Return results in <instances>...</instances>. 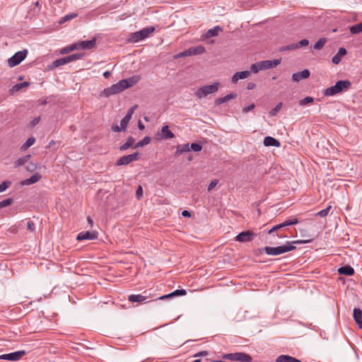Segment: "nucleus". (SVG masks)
<instances>
[{
  "mask_svg": "<svg viewBox=\"0 0 362 362\" xmlns=\"http://www.w3.org/2000/svg\"><path fill=\"white\" fill-rule=\"evenodd\" d=\"M36 168H37L36 165L33 163H30L28 164V165L27 166L28 170H29L30 172L34 171Z\"/></svg>",
  "mask_w": 362,
  "mask_h": 362,
  "instance_id": "59",
  "label": "nucleus"
},
{
  "mask_svg": "<svg viewBox=\"0 0 362 362\" xmlns=\"http://www.w3.org/2000/svg\"><path fill=\"white\" fill-rule=\"evenodd\" d=\"M351 88V83L349 80H340L335 85L326 88L323 95L325 96H334L338 93L346 92Z\"/></svg>",
  "mask_w": 362,
  "mask_h": 362,
  "instance_id": "2",
  "label": "nucleus"
},
{
  "mask_svg": "<svg viewBox=\"0 0 362 362\" xmlns=\"http://www.w3.org/2000/svg\"><path fill=\"white\" fill-rule=\"evenodd\" d=\"M162 138L164 139H170L174 138V134L169 129L168 125L162 127L161 129Z\"/></svg>",
  "mask_w": 362,
  "mask_h": 362,
  "instance_id": "25",
  "label": "nucleus"
},
{
  "mask_svg": "<svg viewBox=\"0 0 362 362\" xmlns=\"http://www.w3.org/2000/svg\"><path fill=\"white\" fill-rule=\"evenodd\" d=\"M281 59H276L274 60L261 61V65L263 70L273 69L281 64Z\"/></svg>",
  "mask_w": 362,
  "mask_h": 362,
  "instance_id": "13",
  "label": "nucleus"
},
{
  "mask_svg": "<svg viewBox=\"0 0 362 362\" xmlns=\"http://www.w3.org/2000/svg\"><path fill=\"white\" fill-rule=\"evenodd\" d=\"M327 42V39L325 37H322V38H320L315 43V45H313V49H315V50H320L321 49L325 44Z\"/></svg>",
  "mask_w": 362,
  "mask_h": 362,
  "instance_id": "33",
  "label": "nucleus"
},
{
  "mask_svg": "<svg viewBox=\"0 0 362 362\" xmlns=\"http://www.w3.org/2000/svg\"><path fill=\"white\" fill-rule=\"evenodd\" d=\"M330 209H331V206H328L325 209L317 212V214L316 215L319 216L320 217H325L326 216H327Z\"/></svg>",
  "mask_w": 362,
  "mask_h": 362,
  "instance_id": "48",
  "label": "nucleus"
},
{
  "mask_svg": "<svg viewBox=\"0 0 362 362\" xmlns=\"http://www.w3.org/2000/svg\"><path fill=\"white\" fill-rule=\"evenodd\" d=\"M310 71L308 69H304L301 71H298L292 74V80L295 82H299L303 79L308 78L310 76Z\"/></svg>",
  "mask_w": 362,
  "mask_h": 362,
  "instance_id": "14",
  "label": "nucleus"
},
{
  "mask_svg": "<svg viewBox=\"0 0 362 362\" xmlns=\"http://www.w3.org/2000/svg\"><path fill=\"white\" fill-rule=\"evenodd\" d=\"M182 216L183 217H190L191 216V213L190 211H187V210H184L182 211Z\"/></svg>",
  "mask_w": 362,
  "mask_h": 362,
  "instance_id": "61",
  "label": "nucleus"
},
{
  "mask_svg": "<svg viewBox=\"0 0 362 362\" xmlns=\"http://www.w3.org/2000/svg\"><path fill=\"white\" fill-rule=\"evenodd\" d=\"M263 144L265 146L279 147L280 146V142L277 139L269 136L264 137Z\"/></svg>",
  "mask_w": 362,
  "mask_h": 362,
  "instance_id": "24",
  "label": "nucleus"
},
{
  "mask_svg": "<svg viewBox=\"0 0 362 362\" xmlns=\"http://www.w3.org/2000/svg\"><path fill=\"white\" fill-rule=\"evenodd\" d=\"M135 142V139L134 138H133L132 136H129L126 141V142L122 144L120 147H119V150L121 151H126L127 149H128L129 148L133 146Z\"/></svg>",
  "mask_w": 362,
  "mask_h": 362,
  "instance_id": "28",
  "label": "nucleus"
},
{
  "mask_svg": "<svg viewBox=\"0 0 362 362\" xmlns=\"http://www.w3.org/2000/svg\"><path fill=\"white\" fill-rule=\"evenodd\" d=\"M40 121V117H37L35 118H34L30 122V126L31 127H35Z\"/></svg>",
  "mask_w": 362,
  "mask_h": 362,
  "instance_id": "55",
  "label": "nucleus"
},
{
  "mask_svg": "<svg viewBox=\"0 0 362 362\" xmlns=\"http://www.w3.org/2000/svg\"><path fill=\"white\" fill-rule=\"evenodd\" d=\"M221 30V28L217 25L211 29L208 30L207 32L205 33L204 37L206 38H210L212 37L217 36L218 35V33Z\"/></svg>",
  "mask_w": 362,
  "mask_h": 362,
  "instance_id": "27",
  "label": "nucleus"
},
{
  "mask_svg": "<svg viewBox=\"0 0 362 362\" xmlns=\"http://www.w3.org/2000/svg\"><path fill=\"white\" fill-rule=\"evenodd\" d=\"M140 79L141 77L139 75H135L126 79H122L121 82H124V83H122V86L127 89L137 83Z\"/></svg>",
  "mask_w": 362,
  "mask_h": 362,
  "instance_id": "16",
  "label": "nucleus"
},
{
  "mask_svg": "<svg viewBox=\"0 0 362 362\" xmlns=\"http://www.w3.org/2000/svg\"><path fill=\"white\" fill-rule=\"evenodd\" d=\"M181 57H185V55L184 54V51L183 52H181L178 54H177L175 56V59H179V58H181Z\"/></svg>",
  "mask_w": 362,
  "mask_h": 362,
  "instance_id": "64",
  "label": "nucleus"
},
{
  "mask_svg": "<svg viewBox=\"0 0 362 362\" xmlns=\"http://www.w3.org/2000/svg\"><path fill=\"white\" fill-rule=\"evenodd\" d=\"M314 101V98L310 96H307L304 98L303 99L300 100L299 102V105L301 106L306 105L309 103H311Z\"/></svg>",
  "mask_w": 362,
  "mask_h": 362,
  "instance_id": "45",
  "label": "nucleus"
},
{
  "mask_svg": "<svg viewBox=\"0 0 362 362\" xmlns=\"http://www.w3.org/2000/svg\"><path fill=\"white\" fill-rule=\"evenodd\" d=\"M122 83H124V82H121L120 80L119 82L112 85L110 87L105 88L103 90L104 95L108 97L123 91L125 88L124 86H122Z\"/></svg>",
  "mask_w": 362,
  "mask_h": 362,
  "instance_id": "8",
  "label": "nucleus"
},
{
  "mask_svg": "<svg viewBox=\"0 0 362 362\" xmlns=\"http://www.w3.org/2000/svg\"><path fill=\"white\" fill-rule=\"evenodd\" d=\"M29 85H30V83L27 82V81H25V82H23V83H16V84H15L12 87L11 90L12 92H18L20 90H21L22 88H23L25 87H28Z\"/></svg>",
  "mask_w": 362,
  "mask_h": 362,
  "instance_id": "32",
  "label": "nucleus"
},
{
  "mask_svg": "<svg viewBox=\"0 0 362 362\" xmlns=\"http://www.w3.org/2000/svg\"><path fill=\"white\" fill-rule=\"evenodd\" d=\"M98 233L95 230L82 231L77 235V240H95L98 238Z\"/></svg>",
  "mask_w": 362,
  "mask_h": 362,
  "instance_id": "12",
  "label": "nucleus"
},
{
  "mask_svg": "<svg viewBox=\"0 0 362 362\" xmlns=\"http://www.w3.org/2000/svg\"><path fill=\"white\" fill-rule=\"evenodd\" d=\"M27 229L31 232H34L35 230V224L34 223L29 220L28 222H27Z\"/></svg>",
  "mask_w": 362,
  "mask_h": 362,
  "instance_id": "54",
  "label": "nucleus"
},
{
  "mask_svg": "<svg viewBox=\"0 0 362 362\" xmlns=\"http://www.w3.org/2000/svg\"><path fill=\"white\" fill-rule=\"evenodd\" d=\"M138 107V105H134V106H132V107H130L128 111H127V113L126 115V116H127L129 118H132V115L134 114L135 110Z\"/></svg>",
  "mask_w": 362,
  "mask_h": 362,
  "instance_id": "53",
  "label": "nucleus"
},
{
  "mask_svg": "<svg viewBox=\"0 0 362 362\" xmlns=\"http://www.w3.org/2000/svg\"><path fill=\"white\" fill-rule=\"evenodd\" d=\"M353 317L358 327L362 329V310L360 308L354 309Z\"/></svg>",
  "mask_w": 362,
  "mask_h": 362,
  "instance_id": "19",
  "label": "nucleus"
},
{
  "mask_svg": "<svg viewBox=\"0 0 362 362\" xmlns=\"http://www.w3.org/2000/svg\"><path fill=\"white\" fill-rule=\"evenodd\" d=\"M250 69H251V71H252L253 73H255V74H256V73L259 72V71H261V70H263V69H262V65H261V62H257V63L252 64L251 65Z\"/></svg>",
  "mask_w": 362,
  "mask_h": 362,
  "instance_id": "41",
  "label": "nucleus"
},
{
  "mask_svg": "<svg viewBox=\"0 0 362 362\" xmlns=\"http://www.w3.org/2000/svg\"><path fill=\"white\" fill-rule=\"evenodd\" d=\"M35 142V139L34 137H30L28 138L25 142L22 145L21 150H25L30 147L32 145H33Z\"/></svg>",
  "mask_w": 362,
  "mask_h": 362,
  "instance_id": "36",
  "label": "nucleus"
},
{
  "mask_svg": "<svg viewBox=\"0 0 362 362\" xmlns=\"http://www.w3.org/2000/svg\"><path fill=\"white\" fill-rule=\"evenodd\" d=\"M291 356L288 355H280L276 358V362H291Z\"/></svg>",
  "mask_w": 362,
  "mask_h": 362,
  "instance_id": "42",
  "label": "nucleus"
},
{
  "mask_svg": "<svg viewBox=\"0 0 362 362\" xmlns=\"http://www.w3.org/2000/svg\"><path fill=\"white\" fill-rule=\"evenodd\" d=\"M282 103H278L271 111H270V115L274 116L281 108Z\"/></svg>",
  "mask_w": 362,
  "mask_h": 362,
  "instance_id": "49",
  "label": "nucleus"
},
{
  "mask_svg": "<svg viewBox=\"0 0 362 362\" xmlns=\"http://www.w3.org/2000/svg\"><path fill=\"white\" fill-rule=\"evenodd\" d=\"M87 221H88V223L89 226L90 228L93 227V219L90 216L87 217Z\"/></svg>",
  "mask_w": 362,
  "mask_h": 362,
  "instance_id": "63",
  "label": "nucleus"
},
{
  "mask_svg": "<svg viewBox=\"0 0 362 362\" xmlns=\"http://www.w3.org/2000/svg\"><path fill=\"white\" fill-rule=\"evenodd\" d=\"M184 54H185V57L192 56V48L189 47L187 49H185L184 51Z\"/></svg>",
  "mask_w": 362,
  "mask_h": 362,
  "instance_id": "60",
  "label": "nucleus"
},
{
  "mask_svg": "<svg viewBox=\"0 0 362 362\" xmlns=\"http://www.w3.org/2000/svg\"><path fill=\"white\" fill-rule=\"evenodd\" d=\"M192 55L202 54L206 52L205 47L202 45L192 47Z\"/></svg>",
  "mask_w": 362,
  "mask_h": 362,
  "instance_id": "34",
  "label": "nucleus"
},
{
  "mask_svg": "<svg viewBox=\"0 0 362 362\" xmlns=\"http://www.w3.org/2000/svg\"><path fill=\"white\" fill-rule=\"evenodd\" d=\"M349 31L353 35L362 33V22L350 26Z\"/></svg>",
  "mask_w": 362,
  "mask_h": 362,
  "instance_id": "30",
  "label": "nucleus"
},
{
  "mask_svg": "<svg viewBox=\"0 0 362 362\" xmlns=\"http://www.w3.org/2000/svg\"><path fill=\"white\" fill-rule=\"evenodd\" d=\"M151 142V138L149 136H145L142 140L139 141L134 146V148H138L143 147Z\"/></svg>",
  "mask_w": 362,
  "mask_h": 362,
  "instance_id": "35",
  "label": "nucleus"
},
{
  "mask_svg": "<svg viewBox=\"0 0 362 362\" xmlns=\"http://www.w3.org/2000/svg\"><path fill=\"white\" fill-rule=\"evenodd\" d=\"M26 354L25 351L21 350L15 352L0 355V359L8 360L12 361H19L23 356Z\"/></svg>",
  "mask_w": 362,
  "mask_h": 362,
  "instance_id": "10",
  "label": "nucleus"
},
{
  "mask_svg": "<svg viewBox=\"0 0 362 362\" xmlns=\"http://www.w3.org/2000/svg\"><path fill=\"white\" fill-rule=\"evenodd\" d=\"M12 182L9 180L4 181L1 184H0V193L6 190L11 185Z\"/></svg>",
  "mask_w": 362,
  "mask_h": 362,
  "instance_id": "46",
  "label": "nucleus"
},
{
  "mask_svg": "<svg viewBox=\"0 0 362 362\" xmlns=\"http://www.w3.org/2000/svg\"><path fill=\"white\" fill-rule=\"evenodd\" d=\"M112 130L115 132H124L125 131L124 129H120V127H118V126H113L112 127Z\"/></svg>",
  "mask_w": 362,
  "mask_h": 362,
  "instance_id": "62",
  "label": "nucleus"
},
{
  "mask_svg": "<svg viewBox=\"0 0 362 362\" xmlns=\"http://www.w3.org/2000/svg\"><path fill=\"white\" fill-rule=\"evenodd\" d=\"M222 358L232 361L251 362L252 358L250 355L243 352L226 354L222 356Z\"/></svg>",
  "mask_w": 362,
  "mask_h": 362,
  "instance_id": "5",
  "label": "nucleus"
},
{
  "mask_svg": "<svg viewBox=\"0 0 362 362\" xmlns=\"http://www.w3.org/2000/svg\"><path fill=\"white\" fill-rule=\"evenodd\" d=\"M256 237V234L250 230H245L237 235L234 240L240 243H247L252 241Z\"/></svg>",
  "mask_w": 362,
  "mask_h": 362,
  "instance_id": "9",
  "label": "nucleus"
},
{
  "mask_svg": "<svg viewBox=\"0 0 362 362\" xmlns=\"http://www.w3.org/2000/svg\"><path fill=\"white\" fill-rule=\"evenodd\" d=\"M219 85L218 82H216L211 85L202 86L195 92V96L202 99L209 94L214 93L218 91Z\"/></svg>",
  "mask_w": 362,
  "mask_h": 362,
  "instance_id": "3",
  "label": "nucleus"
},
{
  "mask_svg": "<svg viewBox=\"0 0 362 362\" xmlns=\"http://www.w3.org/2000/svg\"><path fill=\"white\" fill-rule=\"evenodd\" d=\"M28 52V51L26 49L16 52L11 57L8 59V66L10 67H14L18 65L26 57Z\"/></svg>",
  "mask_w": 362,
  "mask_h": 362,
  "instance_id": "6",
  "label": "nucleus"
},
{
  "mask_svg": "<svg viewBox=\"0 0 362 362\" xmlns=\"http://www.w3.org/2000/svg\"><path fill=\"white\" fill-rule=\"evenodd\" d=\"M250 71H243L236 72L232 76V78H231L232 83H236L239 80L247 78V77L250 76Z\"/></svg>",
  "mask_w": 362,
  "mask_h": 362,
  "instance_id": "17",
  "label": "nucleus"
},
{
  "mask_svg": "<svg viewBox=\"0 0 362 362\" xmlns=\"http://www.w3.org/2000/svg\"><path fill=\"white\" fill-rule=\"evenodd\" d=\"M143 196V189L141 185L138 187L136 191V197L137 199H141Z\"/></svg>",
  "mask_w": 362,
  "mask_h": 362,
  "instance_id": "52",
  "label": "nucleus"
},
{
  "mask_svg": "<svg viewBox=\"0 0 362 362\" xmlns=\"http://www.w3.org/2000/svg\"><path fill=\"white\" fill-rule=\"evenodd\" d=\"M189 151H190V148H189V144L178 145L177 146V149L175 152V156H179L181 154H182L183 153L188 152Z\"/></svg>",
  "mask_w": 362,
  "mask_h": 362,
  "instance_id": "26",
  "label": "nucleus"
},
{
  "mask_svg": "<svg viewBox=\"0 0 362 362\" xmlns=\"http://www.w3.org/2000/svg\"><path fill=\"white\" fill-rule=\"evenodd\" d=\"M82 57H83L82 54L77 53V54H73L64 57L63 58L64 59L65 64H66L71 62H74V61L80 59L82 58Z\"/></svg>",
  "mask_w": 362,
  "mask_h": 362,
  "instance_id": "29",
  "label": "nucleus"
},
{
  "mask_svg": "<svg viewBox=\"0 0 362 362\" xmlns=\"http://www.w3.org/2000/svg\"><path fill=\"white\" fill-rule=\"evenodd\" d=\"M76 49H78L77 43H74L68 47H64L61 50V54H67V53H69L71 51L76 50Z\"/></svg>",
  "mask_w": 362,
  "mask_h": 362,
  "instance_id": "37",
  "label": "nucleus"
},
{
  "mask_svg": "<svg viewBox=\"0 0 362 362\" xmlns=\"http://www.w3.org/2000/svg\"><path fill=\"white\" fill-rule=\"evenodd\" d=\"M347 53L346 49L344 47H340L337 53L332 57V62L334 64H338L341 60V57L346 55Z\"/></svg>",
  "mask_w": 362,
  "mask_h": 362,
  "instance_id": "20",
  "label": "nucleus"
},
{
  "mask_svg": "<svg viewBox=\"0 0 362 362\" xmlns=\"http://www.w3.org/2000/svg\"><path fill=\"white\" fill-rule=\"evenodd\" d=\"M13 202V199L12 198H8L6 199L1 202H0V209L6 207L8 206H10Z\"/></svg>",
  "mask_w": 362,
  "mask_h": 362,
  "instance_id": "44",
  "label": "nucleus"
},
{
  "mask_svg": "<svg viewBox=\"0 0 362 362\" xmlns=\"http://www.w3.org/2000/svg\"><path fill=\"white\" fill-rule=\"evenodd\" d=\"M30 158V155H25L23 157L19 158L16 162H15V167L18 168L20 166L23 165L25 163H27L29 159Z\"/></svg>",
  "mask_w": 362,
  "mask_h": 362,
  "instance_id": "31",
  "label": "nucleus"
},
{
  "mask_svg": "<svg viewBox=\"0 0 362 362\" xmlns=\"http://www.w3.org/2000/svg\"><path fill=\"white\" fill-rule=\"evenodd\" d=\"M77 13H69V14H66V16H63L60 21H59V23L62 24V23H64L66 21H71V19L76 18L77 16Z\"/></svg>",
  "mask_w": 362,
  "mask_h": 362,
  "instance_id": "38",
  "label": "nucleus"
},
{
  "mask_svg": "<svg viewBox=\"0 0 362 362\" xmlns=\"http://www.w3.org/2000/svg\"><path fill=\"white\" fill-rule=\"evenodd\" d=\"M299 47V45L297 43H293L288 45L283 46L279 49L280 52H284L286 50H293L298 49Z\"/></svg>",
  "mask_w": 362,
  "mask_h": 362,
  "instance_id": "39",
  "label": "nucleus"
},
{
  "mask_svg": "<svg viewBox=\"0 0 362 362\" xmlns=\"http://www.w3.org/2000/svg\"><path fill=\"white\" fill-rule=\"evenodd\" d=\"M190 150L199 152L202 149V146L199 143H192L189 145Z\"/></svg>",
  "mask_w": 362,
  "mask_h": 362,
  "instance_id": "47",
  "label": "nucleus"
},
{
  "mask_svg": "<svg viewBox=\"0 0 362 362\" xmlns=\"http://www.w3.org/2000/svg\"><path fill=\"white\" fill-rule=\"evenodd\" d=\"M310 242V240L287 242L286 244L277 247H264L260 250V252L264 251L265 253L268 255L276 256L296 250V247L293 245L295 243L303 244Z\"/></svg>",
  "mask_w": 362,
  "mask_h": 362,
  "instance_id": "1",
  "label": "nucleus"
},
{
  "mask_svg": "<svg viewBox=\"0 0 362 362\" xmlns=\"http://www.w3.org/2000/svg\"><path fill=\"white\" fill-rule=\"evenodd\" d=\"M298 223V220L297 218H292V219H290V220L285 221L284 222L285 227L286 226H292V225H295V224H296Z\"/></svg>",
  "mask_w": 362,
  "mask_h": 362,
  "instance_id": "51",
  "label": "nucleus"
},
{
  "mask_svg": "<svg viewBox=\"0 0 362 362\" xmlns=\"http://www.w3.org/2000/svg\"><path fill=\"white\" fill-rule=\"evenodd\" d=\"M337 272L339 274L346 276H352L354 274V268L348 264L339 267Z\"/></svg>",
  "mask_w": 362,
  "mask_h": 362,
  "instance_id": "23",
  "label": "nucleus"
},
{
  "mask_svg": "<svg viewBox=\"0 0 362 362\" xmlns=\"http://www.w3.org/2000/svg\"><path fill=\"white\" fill-rule=\"evenodd\" d=\"M139 156L140 154L139 152H135L129 155L123 156L117 160L116 165H127L133 161L138 160L139 159Z\"/></svg>",
  "mask_w": 362,
  "mask_h": 362,
  "instance_id": "7",
  "label": "nucleus"
},
{
  "mask_svg": "<svg viewBox=\"0 0 362 362\" xmlns=\"http://www.w3.org/2000/svg\"><path fill=\"white\" fill-rule=\"evenodd\" d=\"M217 184H218V181H217V180H212V181L209 183V186H208V188H207L208 191H210V190H211L212 189H214V188L217 185Z\"/></svg>",
  "mask_w": 362,
  "mask_h": 362,
  "instance_id": "57",
  "label": "nucleus"
},
{
  "mask_svg": "<svg viewBox=\"0 0 362 362\" xmlns=\"http://www.w3.org/2000/svg\"><path fill=\"white\" fill-rule=\"evenodd\" d=\"M130 119H131V118H129L125 115L120 121V129L126 130L127 127L128 123Z\"/></svg>",
  "mask_w": 362,
  "mask_h": 362,
  "instance_id": "43",
  "label": "nucleus"
},
{
  "mask_svg": "<svg viewBox=\"0 0 362 362\" xmlns=\"http://www.w3.org/2000/svg\"><path fill=\"white\" fill-rule=\"evenodd\" d=\"M255 104H251L247 107H245L243 108V113H247L251 110H252L254 108H255Z\"/></svg>",
  "mask_w": 362,
  "mask_h": 362,
  "instance_id": "56",
  "label": "nucleus"
},
{
  "mask_svg": "<svg viewBox=\"0 0 362 362\" xmlns=\"http://www.w3.org/2000/svg\"><path fill=\"white\" fill-rule=\"evenodd\" d=\"M297 44L299 45V47H305V46L308 45L309 41L307 39H303V40H301L300 41H299V42H298Z\"/></svg>",
  "mask_w": 362,
  "mask_h": 362,
  "instance_id": "58",
  "label": "nucleus"
},
{
  "mask_svg": "<svg viewBox=\"0 0 362 362\" xmlns=\"http://www.w3.org/2000/svg\"><path fill=\"white\" fill-rule=\"evenodd\" d=\"M155 30L154 27H146L143 29L132 33L131 34V40L133 42H138L139 41H141L146 38H147L151 33H153Z\"/></svg>",
  "mask_w": 362,
  "mask_h": 362,
  "instance_id": "4",
  "label": "nucleus"
},
{
  "mask_svg": "<svg viewBox=\"0 0 362 362\" xmlns=\"http://www.w3.org/2000/svg\"><path fill=\"white\" fill-rule=\"evenodd\" d=\"M65 63H64V58H60V59H56L55 61H54L50 66L51 69H55L57 67H59L60 66H62V65H64Z\"/></svg>",
  "mask_w": 362,
  "mask_h": 362,
  "instance_id": "40",
  "label": "nucleus"
},
{
  "mask_svg": "<svg viewBox=\"0 0 362 362\" xmlns=\"http://www.w3.org/2000/svg\"><path fill=\"white\" fill-rule=\"evenodd\" d=\"M186 293H187V292L185 289H177L169 294L164 295L160 297L156 298V300H164V299L172 298L174 296H185Z\"/></svg>",
  "mask_w": 362,
  "mask_h": 362,
  "instance_id": "22",
  "label": "nucleus"
},
{
  "mask_svg": "<svg viewBox=\"0 0 362 362\" xmlns=\"http://www.w3.org/2000/svg\"><path fill=\"white\" fill-rule=\"evenodd\" d=\"M285 227L284 222L281 223H279L278 225L274 226L272 227L268 232L269 234H272L273 232L278 230L282 228Z\"/></svg>",
  "mask_w": 362,
  "mask_h": 362,
  "instance_id": "50",
  "label": "nucleus"
},
{
  "mask_svg": "<svg viewBox=\"0 0 362 362\" xmlns=\"http://www.w3.org/2000/svg\"><path fill=\"white\" fill-rule=\"evenodd\" d=\"M76 43L78 49H90L95 47L96 40L93 38L90 40L80 41Z\"/></svg>",
  "mask_w": 362,
  "mask_h": 362,
  "instance_id": "15",
  "label": "nucleus"
},
{
  "mask_svg": "<svg viewBox=\"0 0 362 362\" xmlns=\"http://www.w3.org/2000/svg\"><path fill=\"white\" fill-rule=\"evenodd\" d=\"M42 178V175L39 173H34L29 178L25 179L21 182L22 185H30L36 183Z\"/></svg>",
  "mask_w": 362,
  "mask_h": 362,
  "instance_id": "18",
  "label": "nucleus"
},
{
  "mask_svg": "<svg viewBox=\"0 0 362 362\" xmlns=\"http://www.w3.org/2000/svg\"><path fill=\"white\" fill-rule=\"evenodd\" d=\"M237 96H238V95L236 93L227 94L224 97L216 99L214 101L215 105H220L225 103L232 99L236 98Z\"/></svg>",
  "mask_w": 362,
  "mask_h": 362,
  "instance_id": "21",
  "label": "nucleus"
},
{
  "mask_svg": "<svg viewBox=\"0 0 362 362\" xmlns=\"http://www.w3.org/2000/svg\"><path fill=\"white\" fill-rule=\"evenodd\" d=\"M148 296L147 295L144 294H132L128 296V300L131 303H146L151 301H153V300L150 299L148 300ZM154 300H156L154 299Z\"/></svg>",
  "mask_w": 362,
  "mask_h": 362,
  "instance_id": "11",
  "label": "nucleus"
}]
</instances>
